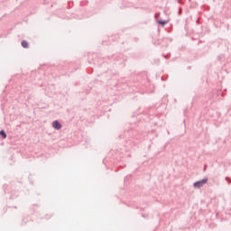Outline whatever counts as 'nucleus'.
<instances>
[{
  "label": "nucleus",
  "instance_id": "5",
  "mask_svg": "<svg viewBox=\"0 0 231 231\" xmlns=\"http://www.w3.org/2000/svg\"><path fill=\"white\" fill-rule=\"evenodd\" d=\"M0 135L3 136V138H6V133H5L4 130L0 131Z\"/></svg>",
  "mask_w": 231,
  "mask_h": 231
},
{
  "label": "nucleus",
  "instance_id": "1",
  "mask_svg": "<svg viewBox=\"0 0 231 231\" xmlns=\"http://www.w3.org/2000/svg\"><path fill=\"white\" fill-rule=\"evenodd\" d=\"M206 183H208V178H205L201 180H198V181L194 182L193 187H194V189H201V187L206 185Z\"/></svg>",
  "mask_w": 231,
  "mask_h": 231
},
{
  "label": "nucleus",
  "instance_id": "4",
  "mask_svg": "<svg viewBox=\"0 0 231 231\" xmlns=\"http://www.w3.org/2000/svg\"><path fill=\"white\" fill-rule=\"evenodd\" d=\"M22 46H23V48H28V42L23 41L22 42Z\"/></svg>",
  "mask_w": 231,
  "mask_h": 231
},
{
  "label": "nucleus",
  "instance_id": "2",
  "mask_svg": "<svg viewBox=\"0 0 231 231\" xmlns=\"http://www.w3.org/2000/svg\"><path fill=\"white\" fill-rule=\"evenodd\" d=\"M52 127H54V129H61L62 125H60V123H59V121H54L52 123Z\"/></svg>",
  "mask_w": 231,
  "mask_h": 231
},
{
  "label": "nucleus",
  "instance_id": "3",
  "mask_svg": "<svg viewBox=\"0 0 231 231\" xmlns=\"http://www.w3.org/2000/svg\"><path fill=\"white\" fill-rule=\"evenodd\" d=\"M157 23H158V24H160L161 26H165V24H168L169 20H162V19H161V20H158Z\"/></svg>",
  "mask_w": 231,
  "mask_h": 231
}]
</instances>
